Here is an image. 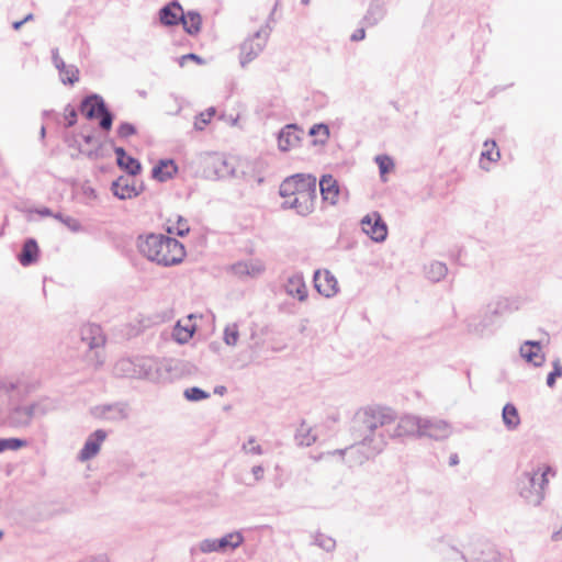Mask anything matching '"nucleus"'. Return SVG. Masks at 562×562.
I'll use <instances>...</instances> for the list:
<instances>
[{"instance_id":"a19ab883","label":"nucleus","mask_w":562,"mask_h":562,"mask_svg":"<svg viewBox=\"0 0 562 562\" xmlns=\"http://www.w3.org/2000/svg\"><path fill=\"white\" fill-rule=\"evenodd\" d=\"M553 370L547 376V385L549 387H553L555 384V379L562 376V364L560 359H555L552 362Z\"/></svg>"},{"instance_id":"ddd939ff","label":"nucleus","mask_w":562,"mask_h":562,"mask_svg":"<svg viewBox=\"0 0 562 562\" xmlns=\"http://www.w3.org/2000/svg\"><path fill=\"white\" fill-rule=\"evenodd\" d=\"M451 435L450 425L437 418H423L420 437H428L435 440H442Z\"/></svg>"},{"instance_id":"680f3d73","label":"nucleus","mask_w":562,"mask_h":562,"mask_svg":"<svg viewBox=\"0 0 562 562\" xmlns=\"http://www.w3.org/2000/svg\"><path fill=\"white\" fill-rule=\"evenodd\" d=\"M103 341L102 337H93L92 340L89 342L90 348L98 347Z\"/></svg>"},{"instance_id":"cd10ccee","label":"nucleus","mask_w":562,"mask_h":562,"mask_svg":"<svg viewBox=\"0 0 562 562\" xmlns=\"http://www.w3.org/2000/svg\"><path fill=\"white\" fill-rule=\"evenodd\" d=\"M502 419L507 430H516L520 425V416L516 406L507 403L502 411Z\"/></svg>"},{"instance_id":"f704fd0d","label":"nucleus","mask_w":562,"mask_h":562,"mask_svg":"<svg viewBox=\"0 0 562 562\" xmlns=\"http://www.w3.org/2000/svg\"><path fill=\"white\" fill-rule=\"evenodd\" d=\"M215 113V108H207L205 111L196 115L194 120V130L203 131L205 126L212 121Z\"/></svg>"},{"instance_id":"6ab92c4d","label":"nucleus","mask_w":562,"mask_h":562,"mask_svg":"<svg viewBox=\"0 0 562 562\" xmlns=\"http://www.w3.org/2000/svg\"><path fill=\"white\" fill-rule=\"evenodd\" d=\"M541 346L538 341L527 340L520 346V356L535 367H540L544 362V355L540 352Z\"/></svg>"},{"instance_id":"4468645a","label":"nucleus","mask_w":562,"mask_h":562,"mask_svg":"<svg viewBox=\"0 0 562 562\" xmlns=\"http://www.w3.org/2000/svg\"><path fill=\"white\" fill-rule=\"evenodd\" d=\"M231 271L234 276L240 279H255L266 271V266L260 259H248L232 265Z\"/></svg>"},{"instance_id":"774afa93","label":"nucleus","mask_w":562,"mask_h":562,"mask_svg":"<svg viewBox=\"0 0 562 562\" xmlns=\"http://www.w3.org/2000/svg\"><path fill=\"white\" fill-rule=\"evenodd\" d=\"M34 19V14L33 13H29L27 15L24 16V19H22V21H24V24L29 21H32Z\"/></svg>"},{"instance_id":"2f4dec72","label":"nucleus","mask_w":562,"mask_h":562,"mask_svg":"<svg viewBox=\"0 0 562 562\" xmlns=\"http://www.w3.org/2000/svg\"><path fill=\"white\" fill-rule=\"evenodd\" d=\"M308 135L315 137L314 145H324L329 137V128L326 124H315L310 128Z\"/></svg>"},{"instance_id":"69168bd1","label":"nucleus","mask_w":562,"mask_h":562,"mask_svg":"<svg viewBox=\"0 0 562 562\" xmlns=\"http://www.w3.org/2000/svg\"><path fill=\"white\" fill-rule=\"evenodd\" d=\"M24 24V21L20 20V21H15L12 23V27L18 31L22 27V25Z\"/></svg>"},{"instance_id":"5701e85b","label":"nucleus","mask_w":562,"mask_h":562,"mask_svg":"<svg viewBox=\"0 0 562 562\" xmlns=\"http://www.w3.org/2000/svg\"><path fill=\"white\" fill-rule=\"evenodd\" d=\"M501 158L499 149L495 140L487 139L483 144V150L481 153L480 166L484 170H490V164L496 162Z\"/></svg>"},{"instance_id":"1a4fd4ad","label":"nucleus","mask_w":562,"mask_h":562,"mask_svg":"<svg viewBox=\"0 0 562 562\" xmlns=\"http://www.w3.org/2000/svg\"><path fill=\"white\" fill-rule=\"evenodd\" d=\"M90 413L93 417L109 422H120L126 419L130 415L127 403L115 402L110 404H100L91 407Z\"/></svg>"},{"instance_id":"a18cd8bd","label":"nucleus","mask_w":562,"mask_h":562,"mask_svg":"<svg viewBox=\"0 0 562 562\" xmlns=\"http://www.w3.org/2000/svg\"><path fill=\"white\" fill-rule=\"evenodd\" d=\"M78 105H106L103 98L98 93L86 95Z\"/></svg>"},{"instance_id":"9d476101","label":"nucleus","mask_w":562,"mask_h":562,"mask_svg":"<svg viewBox=\"0 0 562 562\" xmlns=\"http://www.w3.org/2000/svg\"><path fill=\"white\" fill-rule=\"evenodd\" d=\"M361 228L373 241L382 243L387 237V226L378 212L367 214L360 222Z\"/></svg>"},{"instance_id":"864d4df0","label":"nucleus","mask_w":562,"mask_h":562,"mask_svg":"<svg viewBox=\"0 0 562 562\" xmlns=\"http://www.w3.org/2000/svg\"><path fill=\"white\" fill-rule=\"evenodd\" d=\"M186 60H194L196 61L198 64H203L204 60L202 59V57H200L199 55L194 54V53H189L187 55H183L181 58H180V66H183L184 61Z\"/></svg>"},{"instance_id":"0e129e2a","label":"nucleus","mask_w":562,"mask_h":562,"mask_svg":"<svg viewBox=\"0 0 562 562\" xmlns=\"http://www.w3.org/2000/svg\"><path fill=\"white\" fill-rule=\"evenodd\" d=\"M562 538V526L561 529L552 533V539L558 541Z\"/></svg>"},{"instance_id":"0eeeda50","label":"nucleus","mask_w":562,"mask_h":562,"mask_svg":"<svg viewBox=\"0 0 562 562\" xmlns=\"http://www.w3.org/2000/svg\"><path fill=\"white\" fill-rule=\"evenodd\" d=\"M270 32L271 27L267 24L240 44L239 61L241 67H245L259 56L267 45Z\"/></svg>"},{"instance_id":"f03ea898","label":"nucleus","mask_w":562,"mask_h":562,"mask_svg":"<svg viewBox=\"0 0 562 562\" xmlns=\"http://www.w3.org/2000/svg\"><path fill=\"white\" fill-rule=\"evenodd\" d=\"M25 393L26 386L21 381L4 380L0 382V400L7 398L12 404L8 414V423L14 428H26L34 418L45 416L55 409V403L48 397L30 404L14 405V402Z\"/></svg>"},{"instance_id":"338daca9","label":"nucleus","mask_w":562,"mask_h":562,"mask_svg":"<svg viewBox=\"0 0 562 562\" xmlns=\"http://www.w3.org/2000/svg\"><path fill=\"white\" fill-rule=\"evenodd\" d=\"M449 463H450V465H456V464H458V463H459V458H458V456H457V454H452V456L450 457V461H449Z\"/></svg>"},{"instance_id":"49530a36","label":"nucleus","mask_w":562,"mask_h":562,"mask_svg":"<svg viewBox=\"0 0 562 562\" xmlns=\"http://www.w3.org/2000/svg\"><path fill=\"white\" fill-rule=\"evenodd\" d=\"M136 133V128L133 124L124 122L117 127V135L122 138H127Z\"/></svg>"},{"instance_id":"e433bc0d","label":"nucleus","mask_w":562,"mask_h":562,"mask_svg":"<svg viewBox=\"0 0 562 562\" xmlns=\"http://www.w3.org/2000/svg\"><path fill=\"white\" fill-rule=\"evenodd\" d=\"M314 544L327 552H331L336 548V541L322 532H317L314 537Z\"/></svg>"},{"instance_id":"6e6d98bb","label":"nucleus","mask_w":562,"mask_h":562,"mask_svg":"<svg viewBox=\"0 0 562 562\" xmlns=\"http://www.w3.org/2000/svg\"><path fill=\"white\" fill-rule=\"evenodd\" d=\"M366 37V30L363 27L357 29L350 36L352 42L362 41Z\"/></svg>"},{"instance_id":"dca6fc26","label":"nucleus","mask_w":562,"mask_h":562,"mask_svg":"<svg viewBox=\"0 0 562 562\" xmlns=\"http://www.w3.org/2000/svg\"><path fill=\"white\" fill-rule=\"evenodd\" d=\"M315 288L325 297H331L338 292V282L335 276L325 270L324 272L316 271L314 274Z\"/></svg>"},{"instance_id":"5fc2aeb1","label":"nucleus","mask_w":562,"mask_h":562,"mask_svg":"<svg viewBox=\"0 0 562 562\" xmlns=\"http://www.w3.org/2000/svg\"><path fill=\"white\" fill-rule=\"evenodd\" d=\"M85 562H111V560L108 554L100 553L85 559Z\"/></svg>"},{"instance_id":"09e8293b","label":"nucleus","mask_w":562,"mask_h":562,"mask_svg":"<svg viewBox=\"0 0 562 562\" xmlns=\"http://www.w3.org/2000/svg\"><path fill=\"white\" fill-rule=\"evenodd\" d=\"M189 231H190V227L188 225L187 220H184L183 217L179 216L178 222H177V226H176V234L178 236L183 237L184 235H187L189 233Z\"/></svg>"},{"instance_id":"f3484780","label":"nucleus","mask_w":562,"mask_h":562,"mask_svg":"<svg viewBox=\"0 0 562 562\" xmlns=\"http://www.w3.org/2000/svg\"><path fill=\"white\" fill-rule=\"evenodd\" d=\"M183 13L184 11L181 4L177 0H173L159 10V21L165 26H175L180 24V21L183 19Z\"/></svg>"},{"instance_id":"b1692460","label":"nucleus","mask_w":562,"mask_h":562,"mask_svg":"<svg viewBox=\"0 0 562 562\" xmlns=\"http://www.w3.org/2000/svg\"><path fill=\"white\" fill-rule=\"evenodd\" d=\"M38 246L35 239L29 238L24 241L21 252L18 256L20 263L27 267L37 261Z\"/></svg>"},{"instance_id":"de8ad7c7","label":"nucleus","mask_w":562,"mask_h":562,"mask_svg":"<svg viewBox=\"0 0 562 562\" xmlns=\"http://www.w3.org/2000/svg\"><path fill=\"white\" fill-rule=\"evenodd\" d=\"M375 161L379 165L380 172L386 173L389 169L393 166V161L387 156H376Z\"/></svg>"},{"instance_id":"393cba45","label":"nucleus","mask_w":562,"mask_h":562,"mask_svg":"<svg viewBox=\"0 0 562 562\" xmlns=\"http://www.w3.org/2000/svg\"><path fill=\"white\" fill-rule=\"evenodd\" d=\"M285 292L300 301H304L307 297V289L303 276L294 274L290 277L285 284Z\"/></svg>"},{"instance_id":"e2e57ef3","label":"nucleus","mask_w":562,"mask_h":562,"mask_svg":"<svg viewBox=\"0 0 562 562\" xmlns=\"http://www.w3.org/2000/svg\"><path fill=\"white\" fill-rule=\"evenodd\" d=\"M214 393L218 395H223L226 393V387L224 385H217L214 389Z\"/></svg>"},{"instance_id":"603ef678","label":"nucleus","mask_w":562,"mask_h":562,"mask_svg":"<svg viewBox=\"0 0 562 562\" xmlns=\"http://www.w3.org/2000/svg\"><path fill=\"white\" fill-rule=\"evenodd\" d=\"M283 209H294L299 214V196L292 195L291 198H285V201L282 203Z\"/></svg>"},{"instance_id":"7ed1b4c3","label":"nucleus","mask_w":562,"mask_h":562,"mask_svg":"<svg viewBox=\"0 0 562 562\" xmlns=\"http://www.w3.org/2000/svg\"><path fill=\"white\" fill-rule=\"evenodd\" d=\"M137 248L142 256L162 267L179 265L186 257L184 246L178 239L164 234L139 235Z\"/></svg>"},{"instance_id":"f8f14e48","label":"nucleus","mask_w":562,"mask_h":562,"mask_svg":"<svg viewBox=\"0 0 562 562\" xmlns=\"http://www.w3.org/2000/svg\"><path fill=\"white\" fill-rule=\"evenodd\" d=\"M132 176H121L112 182L111 190L113 194L120 200L132 199L142 193L144 190L143 183L136 184Z\"/></svg>"},{"instance_id":"aec40b11","label":"nucleus","mask_w":562,"mask_h":562,"mask_svg":"<svg viewBox=\"0 0 562 562\" xmlns=\"http://www.w3.org/2000/svg\"><path fill=\"white\" fill-rule=\"evenodd\" d=\"M507 308V302L503 299H496L490 302L485 308L484 322L473 327V331L476 334H483L484 329L492 323L491 315L502 314Z\"/></svg>"},{"instance_id":"f257e3e1","label":"nucleus","mask_w":562,"mask_h":562,"mask_svg":"<svg viewBox=\"0 0 562 562\" xmlns=\"http://www.w3.org/2000/svg\"><path fill=\"white\" fill-rule=\"evenodd\" d=\"M422 423L423 418L415 415H404L396 420L390 408H367L361 416L364 432L361 445L370 450L368 457L375 456L383 451L389 439L420 437Z\"/></svg>"},{"instance_id":"20e7f679","label":"nucleus","mask_w":562,"mask_h":562,"mask_svg":"<svg viewBox=\"0 0 562 562\" xmlns=\"http://www.w3.org/2000/svg\"><path fill=\"white\" fill-rule=\"evenodd\" d=\"M158 361L148 357L123 358L116 361L113 373L119 378L156 380Z\"/></svg>"},{"instance_id":"bb28decb","label":"nucleus","mask_w":562,"mask_h":562,"mask_svg":"<svg viewBox=\"0 0 562 562\" xmlns=\"http://www.w3.org/2000/svg\"><path fill=\"white\" fill-rule=\"evenodd\" d=\"M385 15V8L381 0H372L363 21L369 26L376 25Z\"/></svg>"},{"instance_id":"4be33fe9","label":"nucleus","mask_w":562,"mask_h":562,"mask_svg":"<svg viewBox=\"0 0 562 562\" xmlns=\"http://www.w3.org/2000/svg\"><path fill=\"white\" fill-rule=\"evenodd\" d=\"M178 171V167L172 159H161L151 170V176L156 180L164 182L171 179Z\"/></svg>"},{"instance_id":"13d9d810","label":"nucleus","mask_w":562,"mask_h":562,"mask_svg":"<svg viewBox=\"0 0 562 562\" xmlns=\"http://www.w3.org/2000/svg\"><path fill=\"white\" fill-rule=\"evenodd\" d=\"M114 153L116 155V164L122 165V161L127 157V154L123 147H115Z\"/></svg>"},{"instance_id":"c03bdc74","label":"nucleus","mask_w":562,"mask_h":562,"mask_svg":"<svg viewBox=\"0 0 562 562\" xmlns=\"http://www.w3.org/2000/svg\"><path fill=\"white\" fill-rule=\"evenodd\" d=\"M78 69L74 66L67 67L64 70L63 75H60L61 80L64 83H70L72 85L75 81H78Z\"/></svg>"},{"instance_id":"39448f33","label":"nucleus","mask_w":562,"mask_h":562,"mask_svg":"<svg viewBox=\"0 0 562 562\" xmlns=\"http://www.w3.org/2000/svg\"><path fill=\"white\" fill-rule=\"evenodd\" d=\"M551 472V468L547 467L541 472V477L538 481L537 476L539 471H526L518 480L519 494L525 501L532 505L539 506L544 498V487L548 484V473Z\"/></svg>"},{"instance_id":"7c9ffc66","label":"nucleus","mask_w":562,"mask_h":562,"mask_svg":"<svg viewBox=\"0 0 562 562\" xmlns=\"http://www.w3.org/2000/svg\"><path fill=\"white\" fill-rule=\"evenodd\" d=\"M295 440L300 446L310 447L316 441V436L312 428L303 423L296 430Z\"/></svg>"},{"instance_id":"9b49d317","label":"nucleus","mask_w":562,"mask_h":562,"mask_svg":"<svg viewBox=\"0 0 562 562\" xmlns=\"http://www.w3.org/2000/svg\"><path fill=\"white\" fill-rule=\"evenodd\" d=\"M305 132L296 124H288L278 133V148L289 151L300 146Z\"/></svg>"},{"instance_id":"bf43d9fd","label":"nucleus","mask_w":562,"mask_h":562,"mask_svg":"<svg viewBox=\"0 0 562 562\" xmlns=\"http://www.w3.org/2000/svg\"><path fill=\"white\" fill-rule=\"evenodd\" d=\"M36 213L41 216H53L56 214V213H53L50 209L48 207H42V209H37L36 210Z\"/></svg>"},{"instance_id":"ea45409f","label":"nucleus","mask_w":562,"mask_h":562,"mask_svg":"<svg viewBox=\"0 0 562 562\" xmlns=\"http://www.w3.org/2000/svg\"><path fill=\"white\" fill-rule=\"evenodd\" d=\"M54 218L58 220L59 222H61L65 226H67L71 232H79L81 229V224L78 220L71 217V216H66L61 213H56L54 215Z\"/></svg>"},{"instance_id":"a878e982","label":"nucleus","mask_w":562,"mask_h":562,"mask_svg":"<svg viewBox=\"0 0 562 562\" xmlns=\"http://www.w3.org/2000/svg\"><path fill=\"white\" fill-rule=\"evenodd\" d=\"M180 23L189 35L194 36L201 31L202 16L198 11L190 10L187 13H183V19Z\"/></svg>"},{"instance_id":"a211bd4d","label":"nucleus","mask_w":562,"mask_h":562,"mask_svg":"<svg viewBox=\"0 0 562 562\" xmlns=\"http://www.w3.org/2000/svg\"><path fill=\"white\" fill-rule=\"evenodd\" d=\"M319 191L324 201L336 204L340 193L338 181L331 175H324L319 180Z\"/></svg>"},{"instance_id":"6e6552de","label":"nucleus","mask_w":562,"mask_h":562,"mask_svg":"<svg viewBox=\"0 0 562 562\" xmlns=\"http://www.w3.org/2000/svg\"><path fill=\"white\" fill-rule=\"evenodd\" d=\"M316 184V177L306 173H296L282 181L279 193L282 198H291Z\"/></svg>"},{"instance_id":"c85d7f7f","label":"nucleus","mask_w":562,"mask_h":562,"mask_svg":"<svg viewBox=\"0 0 562 562\" xmlns=\"http://www.w3.org/2000/svg\"><path fill=\"white\" fill-rule=\"evenodd\" d=\"M87 117L92 119L98 116L100 119V127L110 130L113 122V115L109 112L108 108H87Z\"/></svg>"},{"instance_id":"2eb2a0df","label":"nucleus","mask_w":562,"mask_h":562,"mask_svg":"<svg viewBox=\"0 0 562 562\" xmlns=\"http://www.w3.org/2000/svg\"><path fill=\"white\" fill-rule=\"evenodd\" d=\"M106 438V432L103 429H97L87 438L82 449L79 452L80 461H88L95 457L101 448L102 442Z\"/></svg>"},{"instance_id":"052dcab7","label":"nucleus","mask_w":562,"mask_h":562,"mask_svg":"<svg viewBox=\"0 0 562 562\" xmlns=\"http://www.w3.org/2000/svg\"><path fill=\"white\" fill-rule=\"evenodd\" d=\"M81 137H82L83 142H85L87 145H91V144H92V143H94V140H95V139H94V136H93V135H91V134H87V135L82 134V135H81Z\"/></svg>"},{"instance_id":"c9c22d12","label":"nucleus","mask_w":562,"mask_h":562,"mask_svg":"<svg viewBox=\"0 0 562 562\" xmlns=\"http://www.w3.org/2000/svg\"><path fill=\"white\" fill-rule=\"evenodd\" d=\"M121 169L125 170L127 172L128 176H136L142 170V165L140 162L128 156L122 161V165H117Z\"/></svg>"},{"instance_id":"37998d69","label":"nucleus","mask_w":562,"mask_h":562,"mask_svg":"<svg viewBox=\"0 0 562 562\" xmlns=\"http://www.w3.org/2000/svg\"><path fill=\"white\" fill-rule=\"evenodd\" d=\"M486 550L481 551V555L476 558L477 562H498V553L491 547L485 546Z\"/></svg>"},{"instance_id":"c756f323","label":"nucleus","mask_w":562,"mask_h":562,"mask_svg":"<svg viewBox=\"0 0 562 562\" xmlns=\"http://www.w3.org/2000/svg\"><path fill=\"white\" fill-rule=\"evenodd\" d=\"M448 273L446 263L441 261H432L426 268V276L432 282L441 281Z\"/></svg>"},{"instance_id":"3c124183","label":"nucleus","mask_w":562,"mask_h":562,"mask_svg":"<svg viewBox=\"0 0 562 562\" xmlns=\"http://www.w3.org/2000/svg\"><path fill=\"white\" fill-rule=\"evenodd\" d=\"M52 58H53V63H54L55 67L59 70V74L63 75L64 70L66 69V64L59 57L57 48L52 50Z\"/></svg>"},{"instance_id":"58836bf2","label":"nucleus","mask_w":562,"mask_h":562,"mask_svg":"<svg viewBox=\"0 0 562 562\" xmlns=\"http://www.w3.org/2000/svg\"><path fill=\"white\" fill-rule=\"evenodd\" d=\"M183 396L188 401L198 402V401L209 398L210 394L198 386H193V387L186 389L183 392Z\"/></svg>"},{"instance_id":"4d7b16f0","label":"nucleus","mask_w":562,"mask_h":562,"mask_svg":"<svg viewBox=\"0 0 562 562\" xmlns=\"http://www.w3.org/2000/svg\"><path fill=\"white\" fill-rule=\"evenodd\" d=\"M251 473L255 477V481L259 482L263 479V473H265V470L261 465H255L252 467L251 469Z\"/></svg>"},{"instance_id":"423d86ee","label":"nucleus","mask_w":562,"mask_h":562,"mask_svg":"<svg viewBox=\"0 0 562 562\" xmlns=\"http://www.w3.org/2000/svg\"><path fill=\"white\" fill-rule=\"evenodd\" d=\"M245 538L240 531H233L224 535L222 538L213 539L206 538L201 540L196 546L191 548V554L195 552L209 554L213 552L225 553L228 550L233 551L240 547Z\"/></svg>"},{"instance_id":"72a5a7b5","label":"nucleus","mask_w":562,"mask_h":562,"mask_svg":"<svg viewBox=\"0 0 562 562\" xmlns=\"http://www.w3.org/2000/svg\"><path fill=\"white\" fill-rule=\"evenodd\" d=\"M194 333V328L183 327L178 323L172 330V338L179 344L188 342Z\"/></svg>"},{"instance_id":"412c9836","label":"nucleus","mask_w":562,"mask_h":562,"mask_svg":"<svg viewBox=\"0 0 562 562\" xmlns=\"http://www.w3.org/2000/svg\"><path fill=\"white\" fill-rule=\"evenodd\" d=\"M299 196V214L306 216L314 211L315 201L317 198V184L301 191L296 194Z\"/></svg>"},{"instance_id":"8fccbe9b","label":"nucleus","mask_w":562,"mask_h":562,"mask_svg":"<svg viewBox=\"0 0 562 562\" xmlns=\"http://www.w3.org/2000/svg\"><path fill=\"white\" fill-rule=\"evenodd\" d=\"M77 121V110L76 108H70V110L64 115V125L66 127L72 126Z\"/></svg>"},{"instance_id":"4c0bfd02","label":"nucleus","mask_w":562,"mask_h":562,"mask_svg":"<svg viewBox=\"0 0 562 562\" xmlns=\"http://www.w3.org/2000/svg\"><path fill=\"white\" fill-rule=\"evenodd\" d=\"M26 446V441L19 438H0V453L7 450H19Z\"/></svg>"},{"instance_id":"79ce46f5","label":"nucleus","mask_w":562,"mask_h":562,"mask_svg":"<svg viewBox=\"0 0 562 562\" xmlns=\"http://www.w3.org/2000/svg\"><path fill=\"white\" fill-rule=\"evenodd\" d=\"M241 450L247 454L261 456L263 453L262 447L256 443L255 437H250L247 442L243 445Z\"/></svg>"},{"instance_id":"473e14b6","label":"nucleus","mask_w":562,"mask_h":562,"mask_svg":"<svg viewBox=\"0 0 562 562\" xmlns=\"http://www.w3.org/2000/svg\"><path fill=\"white\" fill-rule=\"evenodd\" d=\"M239 339V329L236 323H231L225 326L223 333V340L229 347H235Z\"/></svg>"}]
</instances>
